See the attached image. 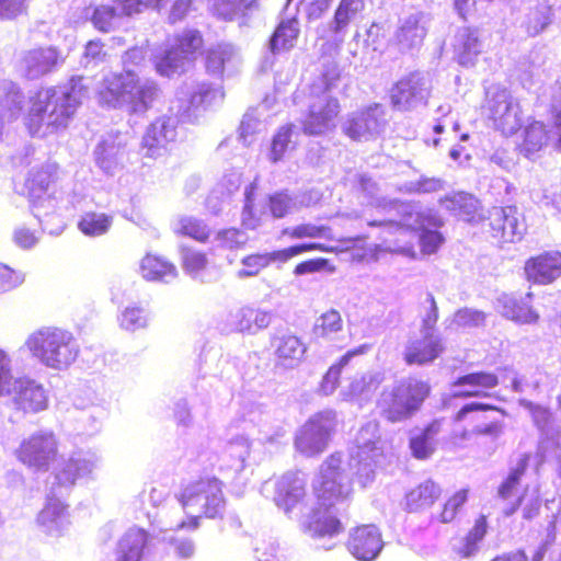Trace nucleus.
Returning a JSON list of instances; mask_svg holds the SVG:
<instances>
[{"label": "nucleus", "instance_id": "nucleus-35", "mask_svg": "<svg viewBox=\"0 0 561 561\" xmlns=\"http://www.w3.org/2000/svg\"><path fill=\"white\" fill-rule=\"evenodd\" d=\"M548 141L549 130L547 129L545 123L540 121H534L530 122L524 130L520 150L526 156H530L546 147Z\"/></svg>", "mask_w": 561, "mask_h": 561}, {"label": "nucleus", "instance_id": "nucleus-64", "mask_svg": "<svg viewBox=\"0 0 561 561\" xmlns=\"http://www.w3.org/2000/svg\"><path fill=\"white\" fill-rule=\"evenodd\" d=\"M21 274L7 265L0 264V293L9 291L22 283Z\"/></svg>", "mask_w": 561, "mask_h": 561}, {"label": "nucleus", "instance_id": "nucleus-49", "mask_svg": "<svg viewBox=\"0 0 561 561\" xmlns=\"http://www.w3.org/2000/svg\"><path fill=\"white\" fill-rule=\"evenodd\" d=\"M323 271L333 273L335 271V266L329 259L311 257L297 263L293 268V274L299 277L308 274L320 273Z\"/></svg>", "mask_w": 561, "mask_h": 561}, {"label": "nucleus", "instance_id": "nucleus-48", "mask_svg": "<svg viewBox=\"0 0 561 561\" xmlns=\"http://www.w3.org/2000/svg\"><path fill=\"white\" fill-rule=\"evenodd\" d=\"M295 126L294 124H285L280 126L276 133L274 134L271 142V152L270 160L273 163H276L283 160L288 146L291 141V136L294 134Z\"/></svg>", "mask_w": 561, "mask_h": 561}, {"label": "nucleus", "instance_id": "nucleus-8", "mask_svg": "<svg viewBox=\"0 0 561 561\" xmlns=\"http://www.w3.org/2000/svg\"><path fill=\"white\" fill-rule=\"evenodd\" d=\"M341 114L336 96L313 94L308 111L301 121V130L308 136H319L333 129Z\"/></svg>", "mask_w": 561, "mask_h": 561}, {"label": "nucleus", "instance_id": "nucleus-40", "mask_svg": "<svg viewBox=\"0 0 561 561\" xmlns=\"http://www.w3.org/2000/svg\"><path fill=\"white\" fill-rule=\"evenodd\" d=\"M283 234L291 240H301V239H316V238H324L328 241H334V237L332 234V229L327 225L316 226L312 224H299L294 227H287L283 229Z\"/></svg>", "mask_w": 561, "mask_h": 561}, {"label": "nucleus", "instance_id": "nucleus-62", "mask_svg": "<svg viewBox=\"0 0 561 561\" xmlns=\"http://www.w3.org/2000/svg\"><path fill=\"white\" fill-rule=\"evenodd\" d=\"M353 9H345L340 5L336 7L333 20L331 24V31L333 34H340L346 30V27L352 22L353 18L356 15Z\"/></svg>", "mask_w": 561, "mask_h": 561}, {"label": "nucleus", "instance_id": "nucleus-18", "mask_svg": "<svg viewBox=\"0 0 561 561\" xmlns=\"http://www.w3.org/2000/svg\"><path fill=\"white\" fill-rule=\"evenodd\" d=\"M444 350V344L437 335L425 332L421 337L408 342L403 359L407 365L423 366L438 358Z\"/></svg>", "mask_w": 561, "mask_h": 561}, {"label": "nucleus", "instance_id": "nucleus-27", "mask_svg": "<svg viewBox=\"0 0 561 561\" xmlns=\"http://www.w3.org/2000/svg\"><path fill=\"white\" fill-rule=\"evenodd\" d=\"M306 346L294 334H285L276 339L275 357L278 365L285 368L297 366L304 358Z\"/></svg>", "mask_w": 561, "mask_h": 561}, {"label": "nucleus", "instance_id": "nucleus-38", "mask_svg": "<svg viewBox=\"0 0 561 561\" xmlns=\"http://www.w3.org/2000/svg\"><path fill=\"white\" fill-rule=\"evenodd\" d=\"M426 31L416 18L407 19L396 32V42L403 48L411 49L422 44Z\"/></svg>", "mask_w": 561, "mask_h": 561}, {"label": "nucleus", "instance_id": "nucleus-3", "mask_svg": "<svg viewBox=\"0 0 561 561\" xmlns=\"http://www.w3.org/2000/svg\"><path fill=\"white\" fill-rule=\"evenodd\" d=\"M337 425L336 413L320 411L299 427L294 438L295 449L305 457H317L327 450Z\"/></svg>", "mask_w": 561, "mask_h": 561}, {"label": "nucleus", "instance_id": "nucleus-7", "mask_svg": "<svg viewBox=\"0 0 561 561\" xmlns=\"http://www.w3.org/2000/svg\"><path fill=\"white\" fill-rule=\"evenodd\" d=\"M15 456L28 468L47 470L58 456V442L53 433H35L21 442Z\"/></svg>", "mask_w": 561, "mask_h": 561}, {"label": "nucleus", "instance_id": "nucleus-9", "mask_svg": "<svg viewBox=\"0 0 561 561\" xmlns=\"http://www.w3.org/2000/svg\"><path fill=\"white\" fill-rule=\"evenodd\" d=\"M82 79V77L72 78L69 91L62 93V95H59L55 89L54 98L50 101V119L46 124L45 137L59 134L69 127L77 108L81 104L77 94L85 91V87L81 83Z\"/></svg>", "mask_w": 561, "mask_h": 561}, {"label": "nucleus", "instance_id": "nucleus-43", "mask_svg": "<svg viewBox=\"0 0 561 561\" xmlns=\"http://www.w3.org/2000/svg\"><path fill=\"white\" fill-rule=\"evenodd\" d=\"M176 233L179 236L194 239L197 242L206 243L210 238L211 230L201 219L194 217H183L179 220Z\"/></svg>", "mask_w": 561, "mask_h": 561}, {"label": "nucleus", "instance_id": "nucleus-46", "mask_svg": "<svg viewBox=\"0 0 561 561\" xmlns=\"http://www.w3.org/2000/svg\"><path fill=\"white\" fill-rule=\"evenodd\" d=\"M121 14L122 12L113 5L100 4L93 8L90 20L98 31L108 33L115 28L116 20Z\"/></svg>", "mask_w": 561, "mask_h": 561}, {"label": "nucleus", "instance_id": "nucleus-53", "mask_svg": "<svg viewBox=\"0 0 561 561\" xmlns=\"http://www.w3.org/2000/svg\"><path fill=\"white\" fill-rule=\"evenodd\" d=\"M119 324L127 331L144 329L148 324V316L139 307H128L122 312Z\"/></svg>", "mask_w": 561, "mask_h": 561}, {"label": "nucleus", "instance_id": "nucleus-10", "mask_svg": "<svg viewBox=\"0 0 561 561\" xmlns=\"http://www.w3.org/2000/svg\"><path fill=\"white\" fill-rule=\"evenodd\" d=\"M383 115L381 105L373 103L351 114L343 126V133L354 141L375 138L386 124Z\"/></svg>", "mask_w": 561, "mask_h": 561}, {"label": "nucleus", "instance_id": "nucleus-2", "mask_svg": "<svg viewBox=\"0 0 561 561\" xmlns=\"http://www.w3.org/2000/svg\"><path fill=\"white\" fill-rule=\"evenodd\" d=\"M26 346L35 357L53 368L67 367L79 352L73 336L57 328L37 330L27 337Z\"/></svg>", "mask_w": 561, "mask_h": 561}, {"label": "nucleus", "instance_id": "nucleus-33", "mask_svg": "<svg viewBox=\"0 0 561 561\" xmlns=\"http://www.w3.org/2000/svg\"><path fill=\"white\" fill-rule=\"evenodd\" d=\"M299 33V23L296 18L280 21L270 39L272 53L275 54L291 49L297 42Z\"/></svg>", "mask_w": 561, "mask_h": 561}, {"label": "nucleus", "instance_id": "nucleus-1", "mask_svg": "<svg viewBox=\"0 0 561 561\" xmlns=\"http://www.w3.org/2000/svg\"><path fill=\"white\" fill-rule=\"evenodd\" d=\"M159 92L154 81L142 83L134 70H124L103 78L98 99L104 107H126L130 114H142L151 108Z\"/></svg>", "mask_w": 561, "mask_h": 561}, {"label": "nucleus", "instance_id": "nucleus-5", "mask_svg": "<svg viewBox=\"0 0 561 561\" xmlns=\"http://www.w3.org/2000/svg\"><path fill=\"white\" fill-rule=\"evenodd\" d=\"M342 457L340 453L329 455L319 468L312 492L319 507L329 508L346 500L350 488L342 482Z\"/></svg>", "mask_w": 561, "mask_h": 561}, {"label": "nucleus", "instance_id": "nucleus-57", "mask_svg": "<svg viewBox=\"0 0 561 561\" xmlns=\"http://www.w3.org/2000/svg\"><path fill=\"white\" fill-rule=\"evenodd\" d=\"M341 78V73L336 66H328L312 84L313 94L328 95L330 91Z\"/></svg>", "mask_w": 561, "mask_h": 561}, {"label": "nucleus", "instance_id": "nucleus-29", "mask_svg": "<svg viewBox=\"0 0 561 561\" xmlns=\"http://www.w3.org/2000/svg\"><path fill=\"white\" fill-rule=\"evenodd\" d=\"M319 507L313 512L308 522L307 529L313 538L333 537L344 529L341 519L330 512H321Z\"/></svg>", "mask_w": 561, "mask_h": 561}, {"label": "nucleus", "instance_id": "nucleus-26", "mask_svg": "<svg viewBox=\"0 0 561 561\" xmlns=\"http://www.w3.org/2000/svg\"><path fill=\"white\" fill-rule=\"evenodd\" d=\"M443 489L439 483L432 479H427L405 495V507L409 512H420L432 507L442 496Z\"/></svg>", "mask_w": 561, "mask_h": 561}, {"label": "nucleus", "instance_id": "nucleus-60", "mask_svg": "<svg viewBox=\"0 0 561 561\" xmlns=\"http://www.w3.org/2000/svg\"><path fill=\"white\" fill-rule=\"evenodd\" d=\"M27 13V0H0V20L12 21Z\"/></svg>", "mask_w": 561, "mask_h": 561}, {"label": "nucleus", "instance_id": "nucleus-6", "mask_svg": "<svg viewBox=\"0 0 561 561\" xmlns=\"http://www.w3.org/2000/svg\"><path fill=\"white\" fill-rule=\"evenodd\" d=\"M431 87L421 71L414 70L396 80L388 92L389 103L393 110L411 111L419 105H426Z\"/></svg>", "mask_w": 561, "mask_h": 561}, {"label": "nucleus", "instance_id": "nucleus-23", "mask_svg": "<svg viewBox=\"0 0 561 561\" xmlns=\"http://www.w3.org/2000/svg\"><path fill=\"white\" fill-rule=\"evenodd\" d=\"M393 388L409 411L411 417L421 410L432 391L428 381L416 377L403 379Z\"/></svg>", "mask_w": 561, "mask_h": 561}, {"label": "nucleus", "instance_id": "nucleus-44", "mask_svg": "<svg viewBox=\"0 0 561 561\" xmlns=\"http://www.w3.org/2000/svg\"><path fill=\"white\" fill-rule=\"evenodd\" d=\"M469 492L468 488H463L455 491L446 499L438 514V518L443 524L453 523L457 518L460 510L468 501Z\"/></svg>", "mask_w": 561, "mask_h": 561}, {"label": "nucleus", "instance_id": "nucleus-37", "mask_svg": "<svg viewBox=\"0 0 561 561\" xmlns=\"http://www.w3.org/2000/svg\"><path fill=\"white\" fill-rule=\"evenodd\" d=\"M174 130L165 123L151 124L142 138V147L147 149L149 156H153L158 150L163 149L172 140Z\"/></svg>", "mask_w": 561, "mask_h": 561}, {"label": "nucleus", "instance_id": "nucleus-14", "mask_svg": "<svg viewBox=\"0 0 561 561\" xmlns=\"http://www.w3.org/2000/svg\"><path fill=\"white\" fill-rule=\"evenodd\" d=\"M7 396H12L16 409L25 413L43 411L48 405V396L42 385L28 378H13L11 390Z\"/></svg>", "mask_w": 561, "mask_h": 561}, {"label": "nucleus", "instance_id": "nucleus-16", "mask_svg": "<svg viewBox=\"0 0 561 561\" xmlns=\"http://www.w3.org/2000/svg\"><path fill=\"white\" fill-rule=\"evenodd\" d=\"M488 219L491 236L500 242L512 243L522 240L525 226L514 207H496Z\"/></svg>", "mask_w": 561, "mask_h": 561}, {"label": "nucleus", "instance_id": "nucleus-25", "mask_svg": "<svg viewBox=\"0 0 561 561\" xmlns=\"http://www.w3.org/2000/svg\"><path fill=\"white\" fill-rule=\"evenodd\" d=\"M444 419H434L423 430L410 437L409 447L417 460H426L435 453V437L443 431Z\"/></svg>", "mask_w": 561, "mask_h": 561}, {"label": "nucleus", "instance_id": "nucleus-11", "mask_svg": "<svg viewBox=\"0 0 561 561\" xmlns=\"http://www.w3.org/2000/svg\"><path fill=\"white\" fill-rule=\"evenodd\" d=\"M528 283L547 286L561 278V251L547 250L529 256L524 263Z\"/></svg>", "mask_w": 561, "mask_h": 561}, {"label": "nucleus", "instance_id": "nucleus-36", "mask_svg": "<svg viewBox=\"0 0 561 561\" xmlns=\"http://www.w3.org/2000/svg\"><path fill=\"white\" fill-rule=\"evenodd\" d=\"M531 456L529 454H523L514 468H512L508 474L497 486V495L501 500H510L518 490L522 478L525 476Z\"/></svg>", "mask_w": 561, "mask_h": 561}, {"label": "nucleus", "instance_id": "nucleus-58", "mask_svg": "<svg viewBox=\"0 0 561 561\" xmlns=\"http://www.w3.org/2000/svg\"><path fill=\"white\" fill-rule=\"evenodd\" d=\"M486 412V411H494L500 413L501 415H506V412L504 409L496 407L494 404L484 403V402H478V401H471L468 403H465L460 409H458L454 415L453 421L455 423L462 422L467 420L468 415L473 412Z\"/></svg>", "mask_w": 561, "mask_h": 561}, {"label": "nucleus", "instance_id": "nucleus-61", "mask_svg": "<svg viewBox=\"0 0 561 561\" xmlns=\"http://www.w3.org/2000/svg\"><path fill=\"white\" fill-rule=\"evenodd\" d=\"M533 561H561V541H545L534 553Z\"/></svg>", "mask_w": 561, "mask_h": 561}, {"label": "nucleus", "instance_id": "nucleus-41", "mask_svg": "<svg viewBox=\"0 0 561 561\" xmlns=\"http://www.w3.org/2000/svg\"><path fill=\"white\" fill-rule=\"evenodd\" d=\"M504 425L501 421H491L482 424L476 422L471 428H465L460 432L453 434L455 443H462L469 440L471 437L486 436L496 438L503 433Z\"/></svg>", "mask_w": 561, "mask_h": 561}, {"label": "nucleus", "instance_id": "nucleus-19", "mask_svg": "<svg viewBox=\"0 0 561 561\" xmlns=\"http://www.w3.org/2000/svg\"><path fill=\"white\" fill-rule=\"evenodd\" d=\"M306 496V481L298 473L282 476L275 483L274 501L285 513L291 512Z\"/></svg>", "mask_w": 561, "mask_h": 561}, {"label": "nucleus", "instance_id": "nucleus-13", "mask_svg": "<svg viewBox=\"0 0 561 561\" xmlns=\"http://www.w3.org/2000/svg\"><path fill=\"white\" fill-rule=\"evenodd\" d=\"M363 237H345L336 239L340 244L331 245L329 243L323 242H302L291 244L284 249H278L272 252H267L268 263H287L294 257L308 252H323V253H340L343 251H347L356 245L357 242L362 241Z\"/></svg>", "mask_w": 561, "mask_h": 561}, {"label": "nucleus", "instance_id": "nucleus-28", "mask_svg": "<svg viewBox=\"0 0 561 561\" xmlns=\"http://www.w3.org/2000/svg\"><path fill=\"white\" fill-rule=\"evenodd\" d=\"M141 276L150 282H165L178 275L176 267L162 256L148 253L140 262Z\"/></svg>", "mask_w": 561, "mask_h": 561}, {"label": "nucleus", "instance_id": "nucleus-4", "mask_svg": "<svg viewBox=\"0 0 561 561\" xmlns=\"http://www.w3.org/2000/svg\"><path fill=\"white\" fill-rule=\"evenodd\" d=\"M222 488V481L216 477L199 478L187 484L178 500L183 508L198 506L205 518H221L226 506Z\"/></svg>", "mask_w": 561, "mask_h": 561}, {"label": "nucleus", "instance_id": "nucleus-47", "mask_svg": "<svg viewBox=\"0 0 561 561\" xmlns=\"http://www.w3.org/2000/svg\"><path fill=\"white\" fill-rule=\"evenodd\" d=\"M180 251L182 267L187 274L195 276L206 270L208 257L204 251L187 245L182 247Z\"/></svg>", "mask_w": 561, "mask_h": 561}, {"label": "nucleus", "instance_id": "nucleus-22", "mask_svg": "<svg viewBox=\"0 0 561 561\" xmlns=\"http://www.w3.org/2000/svg\"><path fill=\"white\" fill-rule=\"evenodd\" d=\"M490 529L489 517L485 514H479L472 525L469 527L459 545L454 547L453 553L457 559H470L480 551V546L486 537Z\"/></svg>", "mask_w": 561, "mask_h": 561}, {"label": "nucleus", "instance_id": "nucleus-39", "mask_svg": "<svg viewBox=\"0 0 561 561\" xmlns=\"http://www.w3.org/2000/svg\"><path fill=\"white\" fill-rule=\"evenodd\" d=\"M112 225V217L104 213H84L78 221L79 230L89 237H96L108 231Z\"/></svg>", "mask_w": 561, "mask_h": 561}, {"label": "nucleus", "instance_id": "nucleus-17", "mask_svg": "<svg viewBox=\"0 0 561 561\" xmlns=\"http://www.w3.org/2000/svg\"><path fill=\"white\" fill-rule=\"evenodd\" d=\"M59 61V53L53 46H39L26 50L20 59V69L26 79L34 80L51 72Z\"/></svg>", "mask_w": 561, "mask_h": 561}, {"label": "nucleus", "instance_id": "nucleus-12", "mask_svg": "<svg viewBox=\"0 0 561 561\" xmlns=\"http://www.w3.org/2000/svg\"><path fill=\"white\" fill-rule=\"evenodd\" d=\"M346 547L357 560L373 561L383 548L382 535L373 524L359 525L351 530Z\"/></svg>", "mask_w": 561, "mask_h": 561}, {"label": "nucleus", "instance_id": "nucleus-20", "mask_svg": "<svg viewBox=\"0 0 561 561\" xmlns=\"http://www.w3.org/2000/svg\"><path fill=\"white\" fill-rule=\"evenodd\" d=\"M499 383L500 380L495 373L485 370L472 371L455 379L454 386L468 388L458 390L454 393V397L459 399L484 398Z\"/></svg>", "mask_w": 561, "mask_h": 561}, {"label": "nucleus", "instance_id": "nucleus-32", "mask_svg": "<svg viewBox=\"0 0 561 561\" xmlns=\"http://www.w3.org/2000/svg\"><path fill=\"white\" fill-rule=\"evenodd\" d=\"M152 60L156 71L160 76L168 78L184 73L187 70V66H190L173 44L158 51Z\"/></svg>", "mask_w": 561, "mask_h": 561}, {"label": "nucleus", "instance_id": "nucleus-21", "mask_svg": "<svg viewBox=\"0 0 561 561\" xmlns=\"http://www.w3.org/2000/svg\"><path fill=\"white\" fill-rule=\"evenodd\" d=\"M58 181V165L44 164L32 169L24 183L27 197L36 203L51 196V187Z\"/></svg>", "mask_w": 561, "mask_h": 561}, {"label": "nucleus", "instance_id": "nucleus-45", "mask_svg": "<svg viewBox=\"0 0 561 561\" xmlns=\"http://www.w3.org/2000/svg\"><path fill=\"white\" fill-rule=\"evenodd\" d=\"M343 328V319L335 309L323 312L313 325V334L320 339H328L340 332Z\"/></svg>", "mask_w": 561, "mask_h": 561}, {"label": "nucleus", "instance_id": "nucleus-50", "mask_svg": "<svg viewBox=\"0 0 561 561\" xmlns=\"http://www.w3.org/2000/svg\"><path fill=\"white\" fill-rule=\"evenodd\" d=\"M458 216L467 222H478L484 218L482 206L476 197L463 196L457 204Z\"/></svg>", "mask_w": 561, "mask_h": 561}, {"label": "nucleus", "instance_id": "nucleus-42", "mask_svg": "<svg viewBox=\"0 0 561 561\" xmlns=\"http://www.w3.org/2000/svg\"><path fill=\"white\" fill-rule=\"evenodd\" d=\"M413 233L417 234L420 250L426 255L436 253L445 241L442 232L438 229L428 227L427 221L421 222Z\"/></svg>", "mask_w": 561, "mask_h": 561}, {"label": "nucleus", "instance_id": "nucleus-24", "mask_svg": "<svg viewBox=\"0 0 561 561\" xmlns=\"http://www.w3.org/2000/svg\"><path fill=\"white\" fill-rule=\"evenodd\" d=\"M149 540L150 535L146 529L129 528L117 542L116 561H142Z\"/></svg>", "mask_w": 561, "mask_h": 561}, {"label": "nucleus", "instance_id": "nucleus-34", "mask_svg": "<svg viewBox=\"0 0 561 561\" xmlns=\"http://www.w3.org/2000/svg\"><path fill=\"white\" fill-rule=\"evenodd\" d=\"M400 221H389V225L396 226L400 234H411L415 228L423 221H428V217L408 202H396L394 204Z\"/></svg>", "mask_w": 561, "mask_h": 561}, {"label": "nucleus", "instance_id": "nucleus-31", "mask_svg": "<svg viewBox=\"0 0 561 561\" xmlns=\"http://www.w3.org/2000/svg\"><path fill=\"white\" fill-rule=\"evenodd\" d=\"M379 414L390 423H398L411 419L409 411L394 388L383 389L377 400Z\"/></svg>", "mask_w": 561, "mask_h": 561}, {"label": "nucleus", "instance_id": "nucleus-56", "mask_svg": "<svg viewBox=\"0 0 561 561\" xmlns=\"http://www.w3.org/2000/svg\"><path fill=\"white\" fill-rule=\"evenodd\" d=\"M369 350V346L366 344L359 345L353 350L347 351L344 355H342L334 364H332L327 374L325 380H331L332 383H336L339 381L342 369L348 365L350 360L357 355H363Z\"/></svg>", "mask_w": 561, "mask_h": 561}, {"label": "nucleus", "instance_id": "nucleus-59", "mask_svg": "<svg viewBox=\"0 0 561 561\" xmlns=\"http://www.w3.org/2000/svg\"><path fill=\"white\" fill-rule=\"evenodd\" d=\"M267 208L274 218H284L290 213L291 198L284 192H276L267 197Z\"/></svg>", "mask_w": 561, "mask_h": 561}, {"label": "nucleus", "instance_id": "nucleus-30", "mask_svg": "<svg viewBox=\"0 0 561 561\" xmlns=\"http://www.w3.org/2000/svg\"><path fill=\"white\" fill-rule=\"evenodd\" d=\"M172 44L188 65H192L205 50V39L198 30H185L176 34Z\"/></svg>", "mask_w": 561, "mask_h": 561}, {"label": "nucleus", "instance_id": "nucleus-15", "mask_svg": "<svg viewBox=\"0 0 561 561\" xmlns=\"http://www.w3.org/2000/svg\"><path fill=\"white\" fill-rule=\"evenodd\" d=\"M55 87L41 88L28 99V108L24 117V125L32 136L45 137L46 124L50 119Z\"/></svg>", "mask_w": 561, "mask_h": 561}, {"label": "nucleus", "instance_id": "nucleus-54", "mask_svg": "<svg viewBox=\"0 0 561 561\" xmlns=\"http://www.w3.org/2000/svg\"><path fill=\"white\" fill-rule=\"evenodd\" d=\"M65 506L60 503H48L38 514L37 522L46 528V533L51 530L50 526L58 528L62 522Z\"/></svg>", "mask_w": 561, "mask_h": 561}, {"label": "nucleus", "instance_id": "nucleus-51", "mask_svg": "<svg viewBox=\"0 0 561 561\" xmlns=\"http://www.w3.org/2000/svg\"><path fill=\"white\" fill-rule=\"evenodd\" d=\"M168 0H117L122 15L131 16L141 13L144 10H160Z\"/></svg>", "mask_w": 561, "mask_h": 561}, {"label": "nucleus", "instance_id": "nucleus-52", "mask_svg": "<svg viewBox=\"0 0 561 561\" xmlns=\"http://www.w3.org/2000/svg\"><path fill=\"white\" fill-rule=\"evenodd\" d=\"M242 268L238 271L240 278L256 276L270 265L266 253H252L244 256L241 261Z\"/></svg>", "mask_w": 561, "mask_h": 561}, {"label": "nucleus", "instance_id": "nucleus-55", "mask_svg": "<svg viewBox=\"0 0 561 561\" xmlns=\"http://www.w3.org/2000/svg\"><path fill=\"white\" fill-rule=\"evenodd\" d=\"M216 240L222 249H241L248 242L247 234L237 228H226L217 232Z\"/></svg>", "mask_w": 561, "mask_h": 561}, {"label": "nucleus", "instance_id": "nucleus-63", "mask_svg": "<svg viewBox=\"0 0 561 561\" xmlns=\"http://www.w3.org/2000/svg\"><path fill=\"white\" fill-rule=\"evenodd\" d=\"M456 321L460 327H480L485 321V314L479 310L461 309L456 313Z\"/></svg>", "mask_w": 561, "mask_h": 561}]
</instances>
